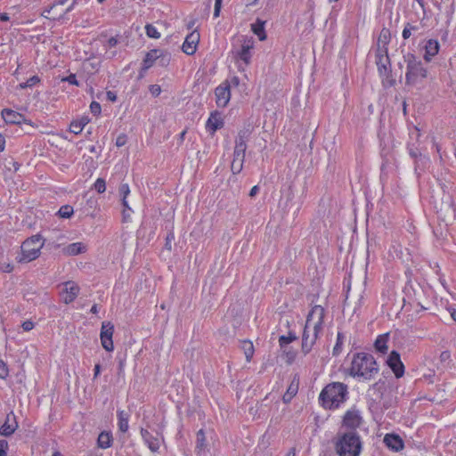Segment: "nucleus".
<instances>
[{
    "instance_id": "1",
    "label": "nucleus",
    "mask_w": 456,
    "mask_h": 456,
    "mask_svg": "<svg viewBox=\"0 0 456 456\" xmlns=\"http://www.w3.org/2000/svg\"><path fill=\"white\" fill-rule=\"evenodd\" d=\"M325 311L321 305H314L307 315L302 336V351L308 354L322 330Z\"/></svg>"
},
{
    "instance_id": "2",
    "label": "nucleus",
    "mask_w": 456,
    "mask_h": 456,
    "mask_svg": "<svg viewBox=\"0 0 456 456\" xmlns=\"http://www.w3.org/2000/svg\"><path fill=\"white\" fill-rule=\"evenodd\" d=\"M379 369L375 358L367 353L353 355L348 374L359 381H370L379 374Z\"/></svg>"
},
{
    "instance_id": "3",
    "label": "nucleus",
    "mask_w": 456,
    "mask_h": 456,
    "mask_svg": "<svg viewBox=\"0 0 456 456\" xmlns=\"http://www.w3.org/2000/svg\"><path fill=\"white\" fill-rule=\"evenodd\" d=\"M334 449L338 456H360L362 441L356 431L339 432L334 441Z\"/></svg>"
},
{
    "instance_id": "4",
    "label": "nucleus",
    "mask_w": 456,
    "mask_h": 456,
    "mask_svg": "<svg viewBox=\"0 0 456 456\" xmlns=\"http://www.w3.org/2000/svg\"><path fill=\"white\" fill-rule=\"evenodd\" d=\"M347 386L341 382L328 384L321 392L319 399L326 409H336L343 403L347 397Z\"/></svg>"
},
{
    "instance_id": "5",
    "label": "nucleus",
    "mask_w": 456,
    "mask_h": 456,
    "mask_svg": "<svg viewBox=\"0 0 456 456\" xmlns=\"http://www.w3.org/2000/svg\"><path fill=\"white\" fill-rule=\"evenodd\" d=\"M403 59L407 64V71L405 74L406 84L413 85L417 82L418 78L427 77V69L413 53H408L404 55Z\"/></svg>"
},
{
    "instance_id": "6",
    "label": "nucleus",
    "mask_w": 456,
    "mask_h": 456,
    "mask_svg": "<svg viewBox=\"0 0 456 456\" xmlns=\"http://www.w3.org/2000/svg\"><path fill=\"white\" fill-rule=\"evenodd\" d=\"M43 246L44 241L40 235H34L26 240L21 245V260L30 262L37 259L40 255Z\"/></svg>"
},
{
    "instance_id": "7",
    "label": "nucleus",
    "mask_w": 456,
    "mask_h": 456,
    "mask_svg": "<svg viewBox=\"0 0 456 456\" xmlns=\"http://www.w3.org/2000/svg\"><path fill=\"white\" fill-rule=\"evenodd\" d=\"M238 41L240 43V48H236L233 45L232 50V57L235 60H240L245 63V65H248L251 62L252 53L251 51L255 46V42L252 37H248L246 36H241L239 37Z\"/></svg>"
},
{
    "instance_id": "8",
    "label": "nucleus",
    "mask_w": 456,
    "mask_h": 456,
    "mask_svg": "<svg viewBox=\"0 0 456 456\" xmlns=\"http://www.w3.org/2000/svg\"><path fill=\"white\" fill-rule=\"evenodd\" d=\"M114 325L110 322H103L101 327L100 339L102 346L107 352L114 350L113 344Z\"/></svg>"
},
{
    "instance_id": "9",
    "label": "nucleus",
    "mask_w": 456,
    "mask_h": 456,
    "mask_svg": "<svg viewBox=\"0 0 456 456\" xmlns=\"http://www.w3.org/2000/svg\"><path fill=\"white\" fill-rule=\"evenodd\" d=\"M159 59H160L161 65H166L170 61V55L167 52L160 49L151 50L145 55L142 63V69L145 70L150 69Z\"/></svg>"
},
{
    "instance_id": "10",
    "label": "nucleus",
    "mask_w": 456,
    "mask_h": 456,
    "mask_svg": "<svg viewBox=\"0 0 456 456\" xmlns=\"http://www.w3.org/2000/svg\"><path fill=\"white\" fill-rule=\"evenodd\" d=\"M216 102L218 107L224 108L231 99V89L228 81L223 82L215 90Z\"/></svg>"
},
{
    "instance_id": "11",
    "label": "nucleus",
    "mask_w": 456,
    "mask_h": 456,
    "mask_svg": "<svg viewBox=\"0 0 456 456\" xmlns=\"http://www.w3.org/2000/svg\"><path fill=\"white\" fill-rule=\"evenodd\" d=\"M362 418L360 411L356 409L348 410L343 418V427L350 428V431H355L361 426Z\"/></svg>"
},
{
    "instance_id": "12",
    "label": "nucleus",
    "mask_w": 456,
    "mask_h": 456,
    "mask_svg": "<svg viewBox=\"0 0 456 456\" xmlns=\"http://www.w3.org/2000/svg\"><path fill=\"white\" fill-rule=\"evenodd\" d=\"M63 289L61 296L65 304L72 303L79 294V286L71 281L62 283Z\"/></svg>"
},
{
    "instance_id": "13",
    "label": "nucleus",
    "mask_w": 456,
    "mask_h": 456,
    "mask_svg": "<svg viewBox=\"0 0 456 456\" xmlns=\"http://www.w3.org/2000/svg\"><path fill=\"white\" fill-rule=\"evenodd\" d=\"M387 365L391 368L396 378H401L404 373V366L401 361L400 354L392 351L387 360Z\"/></svg>"
},
{
    "instance_id": "14",
    "label": "nucleus",
    "mask_w": 456,
    "mask_h": 456,
    "mask_svg": "<svg viewBox=\"0 0 456 456\" xmlns=\"http://www.w3.org/2000/svg\"><path fill=\"white\" fill-rule=\"evenodd\" d=\"M17 428L18 422L16 420V416L13 411H11L6 415L5 421L0 428V435L9 436L12 435Z\"/></svg>"
},
{
    "instance_id": "15",
    "label": "nucleus",
    "mask_w": 456,
    "mask_h": 456,
    "mask_svg": "<svg viewBox=\"0 0 456 456\" xmlns=\"http://www.w3.org/2000/svg\"><path fill=\"white\" fill-rule=\"evenodd\" d=\"M200 41V34L197 31H192L189 34L182 46L183 52L188 55H192L197 49Z\"/></svg>"
},
{
    "instance_id": "16",
    "label": "nucleus",
    "mask_w": 456,
    "mask_h": 456,
    "mask_svg": "<svg viewBox=\"0 0 456 456\" xmlns=\"http://www.w3.org/2000/svg\"><path fill=\"white\" fill-rule=\"evenodd\" d=\"M250 134L248 129L239 132V134L235 140L234 155L245 157V151L247 149L246 141Z\"/></svg>"
},
{
    "instance_id": "17",
    "label": "nucleus",
    "mask_w": 456,
    "mask_h": 456,
    "mask_svg": "<svg viewBox=\"0 0 456 456\" xmlns=\"http://www.w3.org/2000/svg\"><path fill=\"white\" fill-rule=\"evenodd\" d=\"M425 53L423 59L427 62H430L432 59L439 53L440 44L436 39L427 40L424 45Z\"/></svg>"
},
{
    "instance_id": "18",
    "label": "nucleus",
    "mask_w": 456,
    "mask_h": 456,
    "mask_svg": "<svg viewBox=\"0 0 456 456\" xmlns=\"http://www.w3.org/2000/svg\"><path fill=\"white\" fill-rule=\"evenodd\" d=\"M1 114L4 120L8 124L19 125L26 122L24 115L11 109H4Z\"/></svg>"
},
{
    "instance_id": "19",
    "label": "nucleus",
    "mask_w": 456,
    "mask_h": 456,
    "mask_svg": "<svg viewBox=\"0 0 456 456\" xmlns=\"http://www.w3.org/2000/svg\"><path fill=\"white\" fill-rule=\"evenodd\" d=\"M58 6H61L58 0H55L49 7L43 10L41 15L44 18L50 19L53 20H64V13L61 12H56Z\"/></svg>"
},
{
    "instance_id": "20",
    "label": "nucleus",
    "mask_w": 456,
    "mask_h": 456,
    "mask_svg": "<svg viewBox=\"0 0 456 456\" xmlns=\"http://www.w3.org/2000/svg\"><path fill=\"white\" fill-rule=\"evenodd\" d=\"M141 435L149 449L155 452L159 449L160 440L159 437L152 436L147 429L142 428Z\"/></svg>"
},
{
    "instance_id": "21",
    "label": "nucleus",
    "mask_w": 456,
    "mask_h": 456,
    "mask_svg": "<svg viewBox=\"0 0 456 456\" xmlns=\"http://www.w3.org/2000/svg\"><path fill=\"white\" fill-rule=\"evenodd\" d=\"M224 121L221 115L217 112H212L207 121L206 127L214 134L217 129L223 127Z\"/></svg>"
},
{
    "instance_id": "22",
    "label": "nucleus",
    "mask_w": 456,
    "mask_h": 456,
    "mask_svg": "<svg viewBox=\"0 0 456 456\" xmlns=\"http://www.w3.org/2000/svg\"><path fill=\"white\" fill-rule=\"evenodd\" d=\"M86 250L87 246L82 242H74L62 248V252L66 256H77L85 253Z\"/></svg>"
},
{
    "instance_id": "23",
    "label": "nucleus",
    "mask_w": 456,
    "mask_h": 456,
    "mask_svg": "<svg viewBox=\"0 0 456 456\" xmlns=\"http://www.w3.org/2000/svg\"><path fill=\"white\" fill-rule=\"evenodd\" d=\"M384 443L388 448L398 452L403 449V440L399 437V436L394 434H387L384 437Z\"/></svg>"
},
{
    "instance_id": "24",
    "label": "nucleus",
    "mask_w": 456,
    "mask_h": 456,
    "mask_svg": "<svg viewBox=\"0 0 456 456\" xmlns=\"http://www.w3.org/2000/svg\"><path fill=\"white\" fill-rule=\"evenodd\" d=\"M117 416L118 430L122 433H126L129 428L128 421L130 414L127 411L121 410L118 411Z\"/></svg>"
},
{
    "instance_id": "25",
    "label": "nucleus",
    "mask_w": 456,
    "mask_h": 456,
    "mask_svg": "<svg viewBox=\"0 0 456 456\" xmlns=\"http://www.w3.org/2000/svg\"><path fill=\"white\" fill-rule=\"evenodd\" d=\"M113 437L110 432L102 431L97 439V445L101 449H108L112 445Z\"/></svg>"
},
{
    "instance_id": "26",
    "label": "nucleus",
    "mask_w": 456,
    "mask_h": 456,
    "mask_svg": "<svg viewBox=\"0 0 456 456\" xmlns=\"http://www.w3.org/2000/svg\"><path fill=\"white\" fill-rule=\"evenodd\" d=\"M389 338V333H385L378 336L375 340L374 346L376 350L381 354H386L387 352V342Z\"/></svg>"
},
{
    "instance_id": "27",
    "label": "nucleus",
    "mask_w": 456,
    "mask_h": 456,
    "mask_svg": "<svg viewBox=\"0 0 456 456\" xmlns=\"http://www.w3.org/2000/svg\"><path fill=\"white\" fill-rule=\"evenodd\" d=\"M265 22L261 21L259 19L253 24H251V30L255 35H256L260 41H264L266 39V34L265 31Z\"/></svg>"
},
{
    "instance_id": "28",
    "label": "nucleus",
    "mask_w": 456,
    "mask_h": 456,
    "mask_svg": "<svg viewBox=\"0 0 456 456\" xmlns=\"http://www.w3.org/2000/svg\"><path fill=\"white\" fill-rule=\"evenodd\" d=\"M88 122L89 119L87 118H82L79 120L72 121L69 126V131L75 134H78L82 132Z\"/></svg>"
},
{
    "instance_id": "29",
    "label": "nucleus",
    "mask_w": 456,
    "mask_h": 456,
    "mask_svg": "<svg viewBox=\"0 0 456 456\" xmlns=\"http://www.w3.org/2000/svg\"><path fill=\"white\" fill-rule=\"evenodd\" d=\"M240 348L243 351L247 362H250L254 355V346L249 340H243L240 342Z\"/></svg>"
},
{
    "instance_id": "30",
    "label": "nucleus",
    "mask_w": 456,
    "mask_h": 456,
    "mask_svg": "<svg viewBox=\"0 0 456 456\" xmlns=\"http://www.w3.org/2000/svg\"><path fill=\"white\" fill-rule=\"evenodd\" d=\"M391 39L390 30L387 28H383L378 37L377 46L387 47Z\"/></svg>"
},
{
    "instance_id": "31",
    "label": "nucleus",
    "mask_w": 456,
    "mask_h": 456,
    "mask_svg": "<svg viewBox=\"0 0 456 456\" xmlns=\"http://www.w3.org/2000/svg\"><path fill=\"white\" fill-rule=\"evenodd\" d=\"M244 159L245 157L233 154V159L231 165V169L233 174H239L242 170Z\"/></svg>"
},
{
    "instance_id": "32",
    "label": "nucleus",
    "mask_w": 456,
    "mask_h": 456,
    "mask_svg": "<svg viewBox=\"0 0 456 456\" xmlns=\"http://www.w3.org/2000/svg\"><path fill=\"white\" fill-rule=\"evenodd\" d=\"M119 193L122 196V205L124 208H126L130 210V207L128 206L126 198L130 193L129 185L127 183H122L119 187Z\"/></svg>"
},
{
    "instance_id": "33",
    "label": "nucleus",
    "mask_w": 456,
    "mask_h": 456,
    "mask_svg": "<svg viewBox=\"0 0 456 456\" xmlns=\"http://www.w3.org/2000/svg\"><path fill=\"white\" fill-rule=\"evenodd\" d=\"M379 72L381 76H387L390 71V61L385 62L381 60H376Z\"/></svg>"
},
{
    "instance_id": "34",
    "label": "nucleus",
    "mask_w": 456,
    "mask_h": 456,
    "mask_svg": "<svg viewBox=\"0 0 456 456\" xmlns=\"http://www.w3.org/2000/svg\"><path fill=\"white\" fill-rule=\"evenodd\" d=\"M206 447V437L205 434L202 430H200L197 433V445L196 449L198 450V452L203 451Z\"/></svg>"
},
{
    "instance_id": "35",
    "label": "nucleus",
    "mask_w": 456,
    "mask_h": 456,
    "mask_svg": "<svg viewBox=\"0 0 456 456\" xmlns=\"http://www.w3.org/2000/svg\"><path fill=\"white\" fill-rule=\"evenodd\" d=\"M74 213L73 208L69 205H64L61 207L58 211V215L61 218H69Z\"/></svg>"
},
{
    "instance_id": "36",
    "label": "nucleus",
    "mask_w": 456,
    "mask_h": 456,
    "mask_svg": "<svg viewBox=\"0 0 456 456\" xmlns=\"http://www.w3.org/2000/svg\"><path fill=\"white\" fill-rule=\"evenodd\" d=\"M387 47L377 46L376 60H381L388 62Z\"/></svg>"
},
{
    "instance_id": "37",
    "label": "nucleus",
    "mask_w": 456,
    "mask_h": 456,
    "mask_svg": "<svg viewBox=\"0 0 456 456\" xmlns=\"http://www.w3.org/2000/svg\"><path fill=\"white\" fill-rule=\"evenodd\" d=\"M40 79L37 76H33L30 78H28L26 82L20 83L19 85V88L24 89L27 87H32L37 83H39Z\"/></svg>"
},
{
    "instance_id": "38",
    "label": "nucleus",
    "mask_w": 456,
    "mask_h": 456,
    "mask_svg": "<svg viewBox=\"0 0 456 456\" xmlns=\"http://www.w3.org/2000/svg\"><path fill=\"white\" fill-rule=\"evenodd\" d=\"M297 337L295 334L289 333L288 336H281L279 338V343L281 347L285 346L286 345L291 343L292 341L296 340Z\"/></svg>"
},
{
    "instance_id": "39",
    "label": "nucleus",
    "mask_w": 456,
    "mask_h": 456,
    "mask_svg": "<svg viewBox=\"0 0 456 456\" xmlns=\"http://www.w3.org/2000/svg\"><path fill=\"white\" fill-rule=\"evenodd\" d=\"M145 29H146V34L149 37L156 38V39L160 37V33L157 30V28L153 25H151V24L146 25Z\"/></svg>"
},
{
    "instance_id": "40",
    "label": "nucleus",
    "mask_w": 456,
    "mask_h": 456,
    "mask_svg": "<svg viewBox=\"0 0 456 456\" xmlns=\"http://www.w3.org/2000/svg\"><path fill=\"white\" fill-rule=\"evenodd\" d=\"M94 188L99 192L103 193L106 191V183L105 180L102 178H98L94 184Z\"/></svg>"
},
{
    "instance_id": "41",
    "label": "nucleus",
    "mask_w": 456,
    "mask_h": 456,
    "mask_svg": "<svg viewBox=\"0 0 456 456\" xmlns=\"http://www.w3.org/2000/svg\"><path fill=\"white\" fill-rule=\"evenodd\" d=\"M297 387H294L293 386H290L287 391V393L283 395V401L284 403H289L292 399V397L297 394Z\"/></svg>"
},
{
    "instance_id": "42",
    "label": "nucleus",
    "mask_w": 456,
    "mask_h": 456,
    "mask_svg": "<svg viewBox=\"0 0 456 456\" xmlns=\"http://www.w3.org/2000/svg\"><path fill=\"white\" fill-rule=\"evenodd\" d=\"M409 154L411 158L417 159L418 161L428 160L426 156H423L417 149H409Z\"/></svg>"
},
{
    "instance_id": "43",
    "label": "nucleus",
    "mask_w": 456,
    "mask_h": 456,
    "mask_svg": "<svg viewBox=\"0 0 456 456\" xmlns=\"http://www.w3.org/2000/svg\"><path fill=\"white\" fill-rule=\"evenodd\" d=\"M306 20H307V21L305 23V28L303 30V33L306 32L308 34L314 28V14L313 13H309L307 15V17H306Z\"/></svg>"
},
{
    "instance_id": "44",
    "label": "nucleus",
    "mask_w": 456,
    "mask_h": 456,
    "mask_svg": "<svg viewBox=\"0 0 456 456\" xmlns=\"http://www.w3.org/2000/svg\"><path fill=\"white\" fill-rule=\"evenodd\" d=\"M417 29H418V27L412 26L410 23H407L403 30V33H402L403 39H408L411 35V30H417Z\"/></svg>"
},
{
    "instance_id": "45",
    "label": "nucleus",
    "mask_w": 456,
    "mask_h": 456,
    "mask_svg": "<svg viewBox=\"0 0 456 456\" xmlns=\"http://www.w3.org/2000/svg\"><path fill=\"white\" fill-rule=\"evenodd\" d=\"M9 375L7 364L0 359V379H6Z\"/></svg>"
},
{
    "instance_id": "46",
    "label": "nucleus",
    "mask_w": 456,
    "mask_h": 456,
    "mask_svg": "<svg viewBox=\"0 0 456 456\" xmlns=\"http://www.w3.org/2000/svg\"><path fill=\"white\" fill-rule=\"evenodd\" d=\"M90 110L94 115L98 116L102 111L100 103L97 102H92L90 104Z\"/></svg>"
},
{
    "instance_id": "47",
    "label": "nucleus",
    "mask_w": 456,
    "mask_h": 456,
    "mask_svg": "<svg viewBox=\"0 0 456 456\" xmlns=\"http://www.w3.org/2000/svg\"><path fill=\"white\" fill-rule=\"evenodd\" d=\"M223 0H215L214 17L217 18L220 15Z\"/></svg>"
},
{
    "instance_id": "48",
    "label": "nucleus",
    "mask_w": 456,
    "mask_h": 456,
    "mask_svg": "<svg viewBox=\"0 0 456 456\" xmlns=\"http://www.w3.org/2000/svg\"><path fill=\"white\" fill-rule=\"evenodd\" d=\"M62 81H67L71 85L78 86V81L77 80V77L75 74H70L69 76L62 78Z\"/></svg>"
},
{
    "instance_id": "49",
    "label": "nucleus",
    "mask_w": 456,
    "mask_h": 456,
    "mask_svg": "<svg viewBox=\"0 0 456 456\" xmlns=\"http://www.w3.org/2000/svg\"><path fill=\"white\" fill-rule=\"evenodd\" d=\"M8 444L4 440H0V456H7L6 451Z\"/></svg>"
},
{
    "instance_id": "50",
    "label": "nucleus",
    "mask_w": 456,
    "mask_h": 456,
    "mask_svg": "<svg viewBox=\"0 0 456 456\" xmlns=\"http://www.w3.org/2000/svg\"><path fill=\"white\" fill-rule=\"evenodd\" d=\"M126 143V134H120L118 136L116 140V145L118 147H122Z\"/></svg>"
},
{
    "instance_id": "51",
    "label": "nucleus",
    "mask_w": 456,
    "mask_h": 456,
    "mask_svg": "<svg viewBox=\"0 0 456 456\" xmlns=\"http://www.w3.org/2000/svg\"><path fill=\"white\" fill-rule=\"evenodd\" d=\"M150 92L152 95L158 96L161 93V88L159 85H152L150 86Z\"/></svg>"
},
{
    "instance_id": "52",
    "label": "nucleus",
    "mask_w": 456,
    "mask_h": 456,
    "mask_svg": "<svg viewBox=\"0 0 456 456\" xmlns=\"http://www.w3.org/2000/svg\"><path fill=\"white\" fill-rule=\"evenodd\" d=\"M21 326L25 331H29L34 328V323L31 321H26Z\"/></svg>"
},
{
    "instance_id": "53",
    "label": "nucleus",
    "mask_w": 456,
    "mask_h": 456,
    "mask_svg": "<svg viewBox=\"0 0 456 456\" xmlns=\"http://www.w3.org/2000/svg\"><path fill=\"white\" fill-rule=\"evenodd\" d=\"M118 45V39L114 37H110L109 40H108V46L109 47H114Z\"/></svg>"
},
{
    "instance_id": "54",
    "label": "nucleus",
    "mask_w": 456,
    "mask_h": 456,
    "mask_svg": "<svg viewBox=\"0 0 456 456\" xmlns=\"http://www.w3.org/2000/svg\"><path fill=\"white\" fill-rule=\"evenodd\" d=\"M259 191V188L258 186L255 185L251 188L250 191H249V196L250 197H254Z\"/></svg>"
},
{
    "instance_id": "55",
    "label": "nucleus",
    "mask_w": 456,
    "mask_h": 456,
    "mask_svg": "<svg viewBox=\"0 0 456 456\" xmlns=\"http://www.w3.org/2000/svg\"><path fill=\"white\" fill-rule=\"evenodd\" d=\"M94 379H96V378L99 376L100 371H101V366H100V364H95V366H94Z\"/></svg>"
},
{
    "instance_id": "56",
    "label": "nucleus",
    "mask_w": 456,
    "mask_h": 456,
    "mask_svg": "<svg viewBox=\"0 0 456 456\" xmlns=\"http://www.w3.org/2000/svg\"><path fill=\"white\" fill-rule=\"evenodd\" d=\"M75 6H76V4H73L70 2V4H69V6L64 10V12H62V13H64V16H65L68 12H71V11L74 9V7H75Z\"/></svg>"
},
{
    "instance_id": "57",
    "label": "nucleus",
    "mask_w": 456,
    "mask_h": 456,
    "mask_svg": "<svg viewBox=\"0 0 456 456\" xmlns=\"http://www.w3.org/2000/svg\"><path fill=\"white\" fill-rule=\"evenodd\" d=\"M5 145V139L4 137L0 134V151H3L4 150Z\"/></svg>"
},
{
    "instance_id": "58",
    "label": "nucleus",
    "mask_w": 456,
    "mask_h": 456,
    "mask_svg": "<svg viewBox=\"0 0 456 456\" xmlns=\"http://www.w3.org/2000/svg\"><path fill=\"white\" fill-rule=\"evenodd\" d=\"M363 292H364V289H361L359 294H358V304H359V305H362V302L363 300Z\"/></svg>"
},
{
    "instance_id": "59",
    "label": "nucleus",
    "mask_w": 456,
    "mask_h": 456,
    "mask_svg": "<svg viewBox=\"0 0 456 456\" xmlns=\"http://www.w3.org/2000/svg\"><path fill=\"white\" fill-rule=\"evenodd\" d=\"M440 357H441V359H442L443 361H445V360L449 359V357H450V354H449V352L444 351V352H443V353L441 354Z\"/></svg>"
},
{
    "instance_id": "60",
    "label": "nucleus",
    "mask_w": 456,
    "mask_h": 456,
    "mask_svg": "<svg viewBox=\"0 0 456 456\" xmlns=\"http://www.w3.org/2000/svg\"><path fill=\"white\" fill-rule=\"evenodd\" d=\"M9 20H10V17L7 13H0V20L8 21Z\"/></svg>"
},
{
    "instance_id": "61",
    "label": "nucleus",
    "mask_w": 456,
    "mask_h": 456,
    "mask_svg": "<svg viewBox=\"0 0 456 456\" xmlns=\"http://www.w3.org/2000/svg\"><path fill=\"white\" fill-rule=\"evenodd\" d=\"M107 96H108V99L110 100L111 102H115L116 101V95H115L114 93L108 92L107 93Z\"/></svg>"
},
{
    "instance_id": "62",
    "label": "nucleus",
    "mask_w": 456,
    "mask_h": 456,
    "mask_svg": "<svg viewBox=\"0 0 456 456\" xmlns=\"http://www.w3.org/2000/svg\"><path fill=\"white\" fill-rule=\"evenodd\" d=\"M131 209L129 210L128 208H125V209L123 210V218L124 220H126L127 217L130 216V212Z\"/></svg>"
},
{
    "instance_id": "63",
    "label": "nucleus",
    "mask_w": 456,
    "mask_h": 456,
    "mask_svg": "<svg viewBox=\"0 0 456 456\" xmlns=\"http://www.w3.org/2000/svg\"><path fill=\"white\" fill-rule=\"evenodd\" d=\"M285 456H296V450H295V448L289 449V451L286 453Z\"/></svg>"
},
{
    "instance_id": "64",
    "label": "nucleus",
    "mask_w": 456,
    "mask_h": 456,
    "mask_svg": "<svg viewBox=\"0 0 456 456\" xmlns=\"http://www.w3.org/2000/svg\"><path fill=\"white\" fill-rule=\"evenodd\" d=\"M450 314L452 318L456 322V310L455 309H450Z\"/></svg>"
}]
</instances>
